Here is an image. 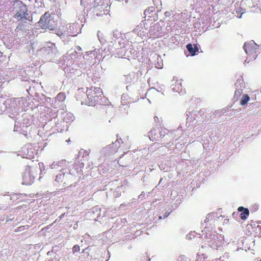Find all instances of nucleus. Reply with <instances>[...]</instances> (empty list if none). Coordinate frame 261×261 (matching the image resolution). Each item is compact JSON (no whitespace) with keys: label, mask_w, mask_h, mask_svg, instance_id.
I'll return each mask as SVG.
<instances>
[{"label":"nucleus","mask_w":261,"mask_h":261,"mask_svg":"<svg viewBox=\"0 0 261 261\" xmlns=\"http://www.w3.org/2000/svg\"><path fill=\"white\" fill-rule=\"evenodd\" d=\"M101 95V91L99 87H91L87 88L86 94L82 89H79L76 97L82 105L95 106L98 102Z\"/></svg>","instance_id":"1"},{"label":"nucleus","mask_w":261,"mask_h":261,"mask_svg":"<svg viewBox=\"0 0 261 261\" xmlns=\"http://www.w3.org/2000/svg\"><path fill=\"white\" fill-rule=\"evenodd\" d=\"M224 237L217 233L209 234L205 240L204 245H202V248H206L207 246L213 249L218 250L224 244Z\"/></svg>","instance_id":"2"},{"label":"nucleus","mask_w":261,"mask_h":261,"mask_svg":"<svg viewBox=\"0 0 261 261\" xmlns=\"http://www.w3.org/2000/svg\"><path fill=\"white\" fill-rule=\"evenodd\" d=\"M39 25L44 29L55 30L57 23L55 18L48 12H46L38 22Z\"/></svg>","instance_id":"3"},{"label":"nucleus","mask_w":261,"mask_h":261,"mask_svg":"<svg viewBox=\"0 0 261 261\" xmlns=\"http://www.w3.org/2000/svg\"><path fill=\"white\" fill-rule=\"evenodd\" d=\"M34 168L30 166L25 167L23 175H22V184L29 185L33 182L34 176L33 175Z\"/></svg>","instance_id":"4"},{"label":"nucleus","mask_w":261,"mask_h":261,"mask_svg":"<svg viewBox=\"0 0 261 261\" xmlns=\"http://www.w3.org/2000/svg\"><path fill=\"white\" fill-rule=\"evenodd\" d=\"M243 48L248 55H254L256 53L257 45L253 41L246 42L244 44Z\"/></svg>","instance_id":"5"},{"label":"nucleus","mask_w":261,"mask_h":261,"mask_svg":"<svg viewBox=\"0 0 261 261\" xmlns=\"http://www.w3.org/2000/svg\"><path fill=\"white\" fill-rule=\"evenodd\" d=\"M27 12V9L26 6L23 4H21L18 7L16 14V17L21 19L26 18Z\"/></svg>","instance_id":"6"},{"label":"nucleus","mask_w":261,"mask_h":261,"mask_svg":"<svg viewBox=\"0 0 261 261\" xmlns=\"http://www.w3.org/2000/svg\"><path fill=\"white\" fill-rule=\"evenodd\" d=\"M238 210L239 212L242 213L240 214V217H241L243 220H246L249 215V210L243 206H239Z\"/></svg>","instance_id":"7"},{"label":"nucleus","mask_w":261,"mask_h":261,"mask_svg":"<svg viewBox=\"0 0 261 261\" xmlns=\"http://www.w3.org/2000/svg\"><path fill=\"white\" fill-rule=\"evenodd\" d=\"M186 48L192 56H194L195 53L199 50L198 47L196 44H189L186 45Z\"/></svg>","instance_id":"8"},{"label":"nucleus","mask_w":261,"mask_h":261,"mask_svg":"<svg viewBox=\"0 0 261 261\" xmlns=\"http://www.w3.org/2000/svg\"><path fill=\"white\" fill-rule=\"evenodd\" d=\"M155 11L154 7L151 6L148 7L145 11L144 12V15H145V17H148V18H151L153 15V13H154Z\"/></svg>","instance_id":"9"},{"label":"nucleus","mask_w":261,"mask_h":261,"mask_svg":"<svg viewBox=\"0 0 261 261\" xmlns=\"http://www.w3.org/2000/svg\"><path fill=\"white\" fill-rule=\"evenodd\" d=\"M65 177V172L63 170H61L58 174L56 175V181L57 182H62L63 181Z\"/></svg>","instance_id":"10"},{"label":"nucleus","mask_w":261,"mask_h":261,"mask_svg":"<svg viewBox=\"0 0 261 261\" xmlns=\"http://www.w3.org/2000/svg\"><path fill=\"white\" fill-rule=\"evenodd\" d=\"M195 261H208L207 255L204 253H198Z\"/></svg>","instance_id":"11"},{"label":"nucleus","mask_w":261,"mask_h":261,"mask_svg":"<svg viewBox=\"0 0 261 261\" xmlns=\"http://www.w3.org/2000/svg\"><path fill=\"white\" fill-rule=\"evenodd\" d=\"M172 90L174 91L180 92L181 91V84L179 82H175L172 85Z\"/></svg>","instance_id":"12"},{"label":"nucleus","mask_w":261,"mask_h":261,"mask_svg":"<svg viewBox=\"0 0 261 261\" xmlns=\"http://www.w3.org/2000/svg\"><path fill=\"white\" fill-rule=\"evenodd\" d=\"M250 100V97L247 94L243 95L241 100V105L242 106L246 105Z\"/></svg>","instance_id":"13"},{"label":"nucleus","mask_w":261,"mask_h":261,"mask_svg":"<svg viewBox=\"0 0 261 261\" xmlns=\"http://www.w3.org/2000/svg\"><path fill=\"white\" fill-rule=\"evenodd\" d=\"M56 98L60 102H63L66 99V95L64 92H60L57 95Z\"/></svg>","instance_id":"14"},{"label":"nucleus","mask_w":261,"mask_h":261,"mask_svg":"<svg viewBox=\"0 0 261 261\" xmlns=\"http://www.w3.org/2000/svg\"><path fill=\"white\" fill-rule=\"evenodd\" d=\"M243 90L242 89H239L235 91L234 93V99L238 100L240 97L242 95Z\"/></svg>","instance_id":"15"},{"label":"nucleus","mask_w":261,"mask_h":261,"mask_svg":"<svg viewBox=\"0 0 261 261\" xmlns=\"http://www.w3.org/2000/svg\"><path fill=\"white\" fill-rule=\"evenodd\" d=\"M80 251V247L76 245H74L72 248V251L73 253L77 252Z\"/></svg>","instance_id":"16"},{"label":"nucleus","mask_w":261,"mask_h":261,"mask_svg":"<svg viewBox=\"0 0 261 261\" xmlns=\"http://www.w3.org/2000/svg\"><path fill=\"white\" fill-rule=\"evenodd\" d=\"M155 134V130H151L150 132V135H149V137H150V139L153 141L155 140V138H154L153 137V134Z\"/></svg>","instance_id":"17"},{"label":"nucleus","mask_w":261,"mask_h":261,"mask_svg":"<svg viewBox=\"0 0 261 261\" xmlns=\"http://www.w3.org/2000/svg\"><path fill=\"white\" fill-rule=\"evenodd\" d=\"M24 228H25L24 226H20L17 227V228L15 230V232L22 231V230H24Z\"/></svg>","instance_id":"18"},{"label":"nucleus","mask_w":261,"mask_h":261,"mask_svg":"<svg viewBox=\"0 0 261 261\" xmlns=\"http://www.w3.org/2000/svg\"><path fill=\"white\" fill-rule=\"evenodd\" d=\"M185 255H181L180 257H179V259L181 260V261H182V260H185Z\"/></svg>","instance_id":"19"},{"label":"nucleus","mask_w":261,"mask_h":261,"mask_svg":"<svg viewBox=\"0 0 261 261\" xmlns=\"http://www.w3.org/2000/svg\"><path fill=\"white\" fill-rule=\"evenodd\" d=\"M143 261H148V260H150V259H148V258H147V259H143Z\"/></svg>","instance_id":"20"},{"label":"nucleus","mask_w":261,"mask_h":261,"mask_svg":"<svg viewBox=\"0 0 261 261\" xmlns=\"http://www.w3.org/2000/svg\"><path fill=\"white\" fill-rule=\"evenodd\" d=\"M247 235L251 236L252 234L251 232L246 233Z\"/></svg>","instance_id":"21"},{"label":"nucleus","mask_w":261,"mask_h":261,"mask_svg":"<svg viewBox=\"0 0 261 261\" xmlns=\"http://www.w3.org/2000/svg\"><path fill=\"white\" fill-rule=\"evenodd\" d=\"M146 255H143V257L144 258L143 259H147L146 257H145Z\"/></svg>","instance_id":"22"},{"label":"nucleus","mask_w":261,"mask_h":261,"mask_svg":"<svg viewBox=\"0 0 261 261\" xmlns=\"http://www.w3.org/2000/svg\"><path fill=\"white\" fill-rule=\"evenodd\" d=\"M250 227H251V229H253V228H252V227H251V225L248 226H247V228H248V229H249Z\"/></svg>","instance_id":"23"},{"label":"nucleus","mask_w":261,"mask_h":261,"mask_svg":"<svg viewBox=\"0 0 261 261\" xmlns=\"http://www.w3.org/2000/svg\"><path fill=\"white\" fill-rule=\"evenodd\" d=\"M48 261H53V260H48Z\"/></svg>","instance_id":"24"},{"label":"nucleus","mask_w":261,"mask_h":261,"mask_svg":"<svg viewBox=\"0 0 261 261\" xmlns=\"http://www.w3.org/2000/svg\"><path fill=\"white\" fill-rule=\"evenodd\" d=\"M1 0H0V3H1Z\"/></svg>","instance_id":"25"}]
</instances>
